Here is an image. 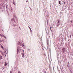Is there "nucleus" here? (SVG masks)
<instances>
[{
    "label": "nucleus",
    "mask_w": 73,
    "mask_h": 73,
    "mask_svg": "<svg viewBox=\"0 0 73 73\" xmlns=\"http://www.w3.org/2000/svg\"><path fill=\"white\" fill-rule=\"evenodd\" d=\"M62 50L63 53H65V52L66 51V49L65 48H62Z\"/></svg>",
    "instance_id": "1"
},
{
    "label": "nucleus",
    "mask_w": 73,
    "mask_h": 73,
    "mask_svg": "<svg viewBox=\"0 0 73 73\" xmlns=\"http://www.w3.org/2000/svg\"><path fill=\"white\" fill-rule=\"evenodd\" d=\"M22 56L23 58L24 57V53L22 54Z\"/></svg>",
    "instance_id": "2"
},
{
    "label": "nucleus",
    "mask_w": 73,
    "mask_h": 73,
    "mask_svg": "<svg viewBox=\"0 0 73 73\" xmlns=\"http://www.w3.org/2000/svg\"><path fill=\"white\" fill-rule=\"evenodd\" d=\"M19 49L18 48L17 50V54H19Z\"/></svg>",
    "instance_id": "3"
},
{
    "label": "nucleus",
    "mask_w": 73,
    "mask_h": 73,
    "mask_svg": "<svg viewBox=\"0 0 73 73\" xmlns=\"http://www.w3.org/2000/svg\"><path fill=\"white\" fill-rule=\"evenodd\" d=\"M3 37H4L5 38H7L4 35H2Z\"/></svg>",
    "instance_id": "4"
},
{
    "label": "nucleus",
    "mask_w": 73,
    "mask_h": 73,
    "mask_svg": "<svg viewBox=\"0 0 73 73\" xmlns=\"http://www.w3.org/2000/svg\"><path fill=\"white\" fill-rule=\"evenodd\" d=\"M20 50H21L22 51V52L23 53H24V50H21V49Z\"/></svg>",
    "instance_id": "5"
},
{
    "label": "nucleus",
    "mask_w": 73,
    "mask_h": 73,
    "mask_svg": "<svg viewBox=\"0 0 73 73\" xmlns=\"http://www.w3.org/2000/svg\"><path fill=\"white\" fill-rule=\"evenodd\" d=\"M1 48H2V49H4V47H3V46L1 45Z\"/></svg>",
    "instance_id": "6"
},
{
    "label": "nucleus",
    "mask_w": 73,
    "mask_h": 73,
    "mask_svg": "<svg viewBox=\"0 0 73 73\" xmlns=\"http://www.w3.org/2000/svg\"><path fill=\"white\" fill-rule=\"evenodd\" d=\"M6 8L7 9H8V6L7 5H6Z\"/></svg>",
    "instance_id": "7"
},
{
    "label": "nucleus",
    "mask_w": 73,
    "mask_h": 73,
    "mask_svg": "<svg viewBox=\"0 0 73 73\" xmlns=\"http://www.w3.org/2000/svg\"><path fill=\"white\" fill-rule=\"evenodd\" d=\"M7 64H8V63L6 62L5 63V66H7Z\"/></svg>",
    "instance_id": "8"
},
{
    "label": "nucleus",
    "mask_w": 73,
    "mask_h": 73,
    "mask_svg": "<svg viewBox=\"0 0 73 73\" xmlns=\"http://www.w3.org/2000/svg\"><path fill=\"white\" fill-rule=\"evenodd\" d=\"M0 57L1 60V59H2V56H1V55H0Z\"/></svg>",
    "instance_id": "9"
},
{
    "label": "nucleus",
    "mask_w": 73,
    "mask_h": 73,
    "mask_svg": "<svg viewBox=\"0 0 73 73\" xmlns=\"http://www.w3.org/2000/svg\"><path fill=\"white\" fill-rule=\"evenodd\" d=\"M22 46L23 47L24 46V44L23 43H22Z\"/></svg>",
    "instance_id": "10"
},
{
    "label": "nucleus",
    "mask_w": 73,
    "mask_h": 73,
    "mask_svg": "<svg viewBox=\"0 0 73 73\" xmlns=\"http://www.w3.org/2000/svg\"><path fill=\"white\" fill-rule=\"evenodd\" d=\"M60 2H61L60 1H59V4H60V5H61V3H60Z\"/></svg>",
    "instance_id": "11"
},
{
    "label": "nucleus",
    "mask_w": 73,
    "mask_h": 73,
    "mask_svg": "<svg viewBox=\"0 0 73 73\" xmlns=\"http://www.w3.org/2000/svg\"><path fill=\"white\" fill-rule=\"evenodd\" d=\"M19 43L20 44V42H18V45H20V44H19Z\"/></svg>",
    "instance_id": "12"
},
{
    "label": "nucleus",
    "mask_w": 73,
    "mask_h": 73,
    "mask_svg": "<svg viewBox=\"0 0 73 73\" xmlns=\"http://www.w3.org/2000/svg\"><path fill=\"white\" fill-rule=\"evenodd\" d=\"M13 4H14L15 5V1H14V0H13Z\"/></svg>",
    "instance_id": "13"
},
{
    "label": "nucleus",
    "mask_w": 73,
    "mask_h": 73,
    "mask_svg": "<svg viewBox=\"0 0 73 73\" xmlns=\"http://www.w3.org/2000/svg\"><path fill=\"white\" fill-rule=\"evenodd\" d=\"M11 12H12V8H11Z\"/></svg>",
    "instance_id": "14"
},
{
    "label": "nucleus",
    "mask_w": 73,
    "mask_h": 73,
    "mask_svg": "<svg viewBox=\"0 0 73 73\" xmlns=\"http://www.w3.org/2000/svg\"><path fill=\"white\" fill-rule=\"evenodd\" d=\"M0 35L1 36V37H3V35H1V34L0 33Z\"/></svg>",
    "instance_id": "15"
},
{
    "label": "nucleus",
    "mask_w": 73,
    "mask_h": 73,
    "mask_svg": "<svg viewBox=\"0 0 73 73\" xmlns=\"http://www.w3.org/2000/svg\"><path fill=\"white\" fill-rule=\"evenodd\" d=\"M13 71H11L10 72V73H12Z\"/></svg>",
    "instance_id": "16"
},
{
    "label": "nucleus",
    "mask_w": 73,
    "mask_h": 73,
    "mask_svg": "<svg viewBox=\"0 0 73 73\" xmlns=\"http://www.w3.org/2000/svg\"><path fill=\"white\" fill-rule=\"evenodd\" d=\"M18 73H21V72L20 71H19Z\"/></svg>",
    "instance_id": "17"
},
{
    "label": "nucleus",
    "mask_w": 73,
    "mask_h": 73,
    "mask_svg": "<svg viewBox=\"0 0 73 73\" xmlns=\"http://www.w3.org/2000/svg\"><path fill=\"white\" fill-rule=\"evenodd\" d=\"M30 30L31 32H32V29H30Z\"/></svg>",
    "instance_id": "18"
},
{
    "label": "nucleus",
    "mask_w": 73,
    "mask_h": 73,
    "mask_svg": "<svg viewBox=\"0 0 73 73\" xmlns=\"http://www.w3.org/2000/svg\"><path fill=\"white\" fill-rule=\"evenodd\" d=\"M1 54H3V52H1Z\"/></svg>",
    "instance_id": "19"
},
{
    "label": "nucleus",
    "mask_w": 73,
    "mask_h": 73,
    "mask_svg": "<svg viewBox=\"0 0 73 73\" xmlns=\"http://www.w3.org/2000/svg\"><path fill=\"white\" fill-rule=\"evenodd\" d=\"M64 5H65V2L64 3Z\"/></svg>",
    "instance_id": "20"
},
{
    "label": "nucleus",
    "mask_w": 73,
    "mask_h": 73,
    "mask_svg": "<svg viewBox=\"0 0 73 73\" xmlns=\"http://www.w3.org/2000/svg\"><path fill=\"white\" fill-rule=\"evenodd\" d=\"M11 20L12 21H13V19H11Z\"/></svg>",
    "instance_id": "21"
},
{
    "label": "nucleus",
    "mask_w": 73,
    "mask_h": 73,
    "mask_svg": "<svg viewBox=\"0 0 73 73\" xmlns=\"http://www.w3.org/2000/svg\"><path fill=\"white\" fill-rule=\"evenodd\" d=\"M13 16H14L15 17H16V16H15L13 15Z\"/></svg>",
    "instance_id": "22"
},
{
    "label": "nucleus",
    "mask_w": 73,
    "mask_h": 73,
    "mask_svg": "<svg viewBox=\"0 0 73 73\" xmlns=\"http://www.w3.org/2000/svg\"><path fill=\"white\" fill-rule=\"evenodd\" d=\"M15 26H16L17 25L16 24H15V25H14Z\"/></svg>",
    "instance_id": "23"
},
{
    "label": "nucleus",
    "mask_w": 73,
    "mask_h": 73,
    "mask_svg": "<svg viewBox=\"0 0 73 73\" xmlns=\"http://www.w3.org/2000/svg\"><path fill=\"white\" fill-rule=\"evenodd\" d=\"M29 27V28H30V29H31V28H30V27Z\"/></svg>",
    "instance_id": "24"
},
{
    "label": "nucleus",
    "mask_w": 73,
    "mask_h": 73,
    "mask_svg": "<svg viewBox=\"0 0 73 73\" xmlns=\"http://www.w3.org/2000/svg\"><path fill=\"white\" fill-rule=\"evenodd\" d=\"M70 22H71V23H72V21H71Z\"/></svg>",
    "instance_id": "25"
},
{
    "label": "nucleus",
    "mask_w": 73,
    "mask_h": 73,
    "mask_svg": "<svg viewBox=\"0 0 73 73\" xmlns=\"http://www.w3.org/2000/svg\"><path fill=\"white\" fill-rule=\"evenodd\" d=\"M56 26H57V27H58V25H56Z\"/></svg>",
    "instance_id": "26"
},
{
    "label": "nucleus",
    "mask_w": 73,
    "mask_h": 73,
    "mask_svg": "<svg viewBox=\"0 0 73 73\" xmlns=\"http://www.w3.org/2000/svg\"><path fill=\"white\" fill-rule=\"evenodd\" d=\"M50 29H51L52 28V27H50Z\"/></svg>",
    "instance_id": "27"
},
{
    "label": "nucleus",
    "mask_w": 73,
    "mask_h": 73,
    "mask_svg": "<svg viewBox=\"0 0 73 73\" xmlns=\"http://www.w3.org/2000/svg\"><path fill=\"white\" fill-rule=\"evenodd\" d=\"M50 30H51V31H52V29H50Z\"/></svg>",
    "instance_id": "28"
},
{
    "label": "nucleus",
    "mask_w": 73,
    "mask_h": 73,
    "mask_svg": "<svg viewBox=\"0 0 73 73\" xmlns=\"http://www.w3.org/2000/svg\"><path fill=\"white\" fill-rule=\"evenodd\" d=\"M72 36V35H71L70 36V37H71V36Z\"/></svg>",
    "instance_id": "29"
},
{
    "label": "nucleus",
    "mask_w": 73,
    "mask_h": 73,
    "mask_svg": "<svg viewBox=\"0 0 73 73\" xmlns=\"http://www.w3.org/2000/svg\"><path fill=\"white\" fill-rule=\"evenodd\" d=\"M26 2H28V0H27Z\"/></svg>",
    "instance_id": "30"
},
{
    "label": "nucleus",
    "mask_w": 73,
    "mask_h": 73,
    "mask_svg": "<svg viewBox=\"0 0 73 73\" xmlns=\"http://www.w3.org/2000/svg\"><path fill=\"white\" fill-rule=\"evenodd\" d=\"M0 52H1V53L2 52H1V51Z\"/></svg>",
    "instance_id": "31"
},
{
    "label": "nucleus",
    "mask_w": 73,
    "mask_h": 73,
    "mask_svg": "<svg viewBox=\"0 0 73 73\" xmlns=\"http://www.w3.org/2000/svg\"><path fill=\"white\" fill-rule=\"evenodd\" d=\"M2 31L3 32V30H2Z\"/></svg>",
    "instance_id": "32"
},
{
    "label": "nucleus",
    "mask_w": 73,
    "mask_h": 73,
    "mask_svg": "<svg viewBox=\"0 0 73 73\" xmlns=\"http://www.w3.org/2000/svg\"><path fill=\"white\" fill-rule=\"evenodd\" d=\"M68 64H69V62H68Z\"/></svg>",
    "instance_id": "33"
},
{
    "label": "nucleus",
    "mask_w": 73,
    "mask_h": 73,
    "mask_svg": "<svg viewBox=\"0 0 73 73\" xmlns=\"http://www.w3.org/2000/svg\"><path fill=\"white\" fill-rule=\"evenodd\" d=\"M58 23H59V21H58Z\"/></svg>",
    "instance_id": "34"
}]
</instances>
